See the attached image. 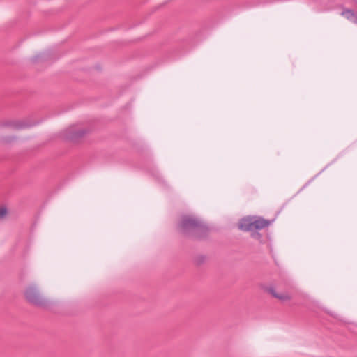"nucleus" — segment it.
Instances as JSON below:
<instances>
[{
	"instance_id": "6e6552de",
	"label": "nucleus",
	"mask_w": 357,
	"mask_h": 357,
	"mask_svg": "<svg viewBox=\"0 0 357 357\" xmlns=\"http://www.w3.org/2000/svg\"><path fill=\"white\" fill-rule=\"evenodd\" d=\"M262 289L264 291L271 294L274 298H275L278 294V292L273 286H264Z\"/></svg>"
},
{
	"instance_id": "7ed1b4c3",
	"label": "nucleus",
	"mask_w": 357,
	"mask_h": 357,
	"mask_svg": "<svg viewBox=\"0 0 357 357\" xmlns=\"http://www.w3.org/2000/svg\"><path fill=\"white\" fill-rule=\"evenodd\" d=\"M270 223V221L259 216H247L240 220L238 228L242 231L251 232L264 229Z\"/></svg>"
},
{
	"instance_id": "f03ea898",
	"label": "nucleus",
	"mask_w": 357,
	"mask_h": 357,
	"mask_svg": "<svg viewBox=\"0 0 357 357\" xmlns=\"http://www.w3.org/2000/svg\"><path fill=\"white\" fill-rule=\"evenodd\" d=\"M26 300L31 304L44 309H47L53 305V302L45 298L36 284L28 286L24 290Z\"/></svg>"
},
{
	"instance_id": "9b49d317",
	"label": "nucleus",
	"mask_w": 357,
	"mask_h": 357,
	"mask_svg": "<svg viewBox=\"0 0 357 357\" xmlns=\"http://www.w3.org/2000/svg\"><path fill=\"white\" fill-rule=\"evenodd\" d=\"M206 259V256H204V255H198V256H197L195 257V262L197 265H201V264H202L203 263L205 262Z\"/></svg>"
},
{
	"instance_id": "0eeeda50",
	"label": "nucleus",
	"mask_w": 357,
	"mask_h": 357,
	"mask_svg": "<svg viewBox=\"0 0 357 357\" xmlns=\"http://www.w3.org/2000/svg\"><path fill=\"white\" fill-rule=\"evenodd\" d=\"M52 56V53L50 51H47L45 52H43L42 54H40L38 55H36L33 57H32L31 61L33 63L38 62L40 61H48Z\"/></svg>"
},
{
	"instance_id": "39448f33",
	"label": "nucleus",
	"mask_w": 357,
	"mask_h": 357,
	"mask_svg": "<svg viewBox=\"0 0 357 357\" xmlns=\"http://www.w3.org/2000/svg\"><path fill=\"white\" fill-rule=\"evenodd\" d=\"M38 123H30L27 121H3L0 123L1 127H8L13 130H22L36 126Z\"/></svg>"
},
{
	"instance_id": "423d86ee",
	"label": "nucleus",
	"mask_w": 357,
	"mask_h": 357,
	"mask_svg": "<svg viewBox=\"0 0 357 357\" xmlns=\"http://www.w3.org/2000/svg\"><path fill=\"white\" fill-rule=\"evenodd\" d=\"M341 15L351 22L357 24V14L353 10L344 9Z\"/></svg>"
},
{
	"instance_id": "20e7f679",
	"label": "nucleus",
	"mask_w": 357,
	"mask_h": 357,
	"mask_svg": "<svg viewBox=\"0 0 357 357\" xmlns=\"http://www.w3.org/2000/svg\"><path fill=\"white\" fill-rule=\"evenodd\" d=\"M89 132L86 128H78L71 126L63 132V138L73 142H77Z\"/></svg>"
},
{
	"instance_id": "9d476101",
	"label": "nucleus",
	"mask_w": 357,
	"mask_h": 357,
	"mask_svg": "<svg viewBox=\"0 0 357 357\" xmlns=\"http://www.w3.org/2000/svg\"><path fill=\"white\" fill-rule=\"evenodd\" d=\"M8 214V208L4 205L0 206V220H3L6 219Z\"/></svg>"
},
{
	"instance_id": "f257e3e1",
	"label": "nucleus",
	"mask_w": 357,
	"mask_h": 357,
	"mask_svg": "<svg viewBox=\"0 0 357 357\" xmlns=\"http://www.w3.org/2000/svg\"><path fill=\"white\" fill-rule=\"evenodd\" d=\"M179 228L184 235L197 238H205L208 233L207 226L198 218L193 215H183Z\"/></svg>"
},
{
	"instance_id": "f8f14e48",
	"label": "nucleus",
	"mask_w": 357,
	"mask_h": 357,
	"mask_svg": "<svg viewBox=\"0 0 357 357\" xmlns=\"http://www.w3.org/2000/svg\"><path fill=\"white\" fill-rule=\"evenodd\" d=\"M251 236L255 239L260 240L261 238V234L257 231H251Z\"/></svg>"
},
{
	"instance_id": "1a4fd4ad",
	"label": "nucleus",
	"mask_w": 357,
	"mask_h": 357,
	"mask_svg": "<svg viewBox=\"0 0 357 357\" xmlns=\"http://www.w3.org/2000/svg\"><path fill=\"white\" fill-rule=\"evenodd\" d=\"M275 298L281 301H287L291 299V296L287 293H278Z\"/></svg>"
},
{
	"instance_id": "ddd939ff",
	"label": "nucleus",
	"mask_w": 357,
	"mask_h": 357,
	"mask_svg": "<svg viewBox=\"0 0 357 357\" xmlns=\"http://www.w3.org/2000/svg\"><path fill=\"white\" fill-rule=\"evenodd\" d=\"M355 3L357 4V0H354Z\"/></svg>"
}]
</instances>
